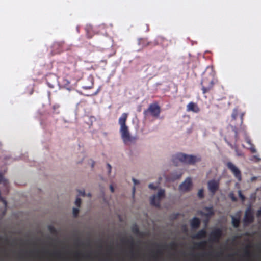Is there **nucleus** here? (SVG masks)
<instances>
[{"label": "nucleus", "instance_id": "obj_1", "mask_svg": "<svg viewBox=\"0 0 261 261\" xmlns=\"http://www.w3.org/2000/svg\"><path fill=\"white\" fill-rule=\"evenodd\" d=\"M127 118L128 114L124 113L122 114L118 120L119 124L120 125V133L121 135V138L125 144L132 142L134 139V138L131 137L128 130V127L126 124Z\"/></svg>", "mask_w": 261, "mask_h": 261}, {"label": "nucleus", "instance_id": "obj_2", "mask_svg": "<svg viewBox=\"0 0 261 261\" xmlns=\"http://www.w3.org/2000/svg\"><path fill=\"white\" fill-rule=\"evenodd\" d=\"M172 160L174 163H175L176 161L178 160L184 164L193 165L196 162L200 161L201 159L196 156L189 155L180 153L173 156Z\"/></svg>", "mask_w": 261, "mask_h": 261}, {"label": "nucleus", "instance_id": "obj_3", "mask_svg": "<svg viewBox=\"0 0 261 261\" xmlns=\"http://www.w3.org/2000/svg\"><path fill=\"white\" fill-rule=\"evenodd\" d=\"M239 137H238V128L236 126H232V132L229 134L225 137L224 140L227 144L232 149H237V142L238 141Z\"/></svg>", "mask_w": 261, "mask_h": 261}, {"label": "nucleus", "instance_id": "obj_4", "mask_svg": "<svg viewBox=\"0 0 261 261\" xmlns=\"http://www.w3.org/2000/svg\"><path fill=\"white\" fill-rule=\"evenodd\" d=\"M203 94H206L213 90L214 81L212 78L204 77L201 82Z\"/></svg>", "mask_w": 261, "mask_h": 261}, {"label": "nucleus", "instance_id": "obj_5", "mask_svg": "<svg viewBox=\"0 0 261 261\" xmlns=\"http://www.w3.org/2000/svg\"><path fill=\"white\" fill-rule=\"evenodd\" d=\"M64 73L75 80H79L81 77V72L76 68L75 65L71 68L67 66L64 67Z\"/></svg>", "mask_w": 261, "mask_h": 261}, {"label": "nucleus", "instance_id": "obj_6", "mask_svg": "<svg viewBox=\"0 0 261 261\" xmlns=\"http://www.w3.org/2000/svg\"><path fill=\"white\" fill-rule=\"evenodd\" d=\"M148 113H149L152 116L158 118L161 113L160 107L157 103L150 104L148 108L144 112V114L145 115H147Z\"/></svg>", "mask_w": 261, "mask_h": 261}, {"label": "nucleus", "instance_id": "obj_7", "mask_svg": "<svg viewBox=\"0 0 261 261\" xmlns=\"http://www.w3.org/2000/svg\"><path fill=\"white\" fill-rule=\"evenodd\" d=\"M165 196V191L160 190L158 191L157 195H153L150 197V203L152 205L159 207L160 206V201L162 198Z\"/></svg>", "mask_w": 261, "mask_h": 261}, {"label": "nucleus", "instance_id": "obj_8", "mask_svg": "<svg viewBox=\"0 0 261 261\" xmlns=\"http://www.w3.org/2000/svg\"><path fill=\"white\" fill-rule=\"evenodd\" d=\"M222 235V231L220 228L214 229L210 234L209 241L212 242H218Z\"/></svg>", "mask_w": 261, "mask_h": 261}, {"label": "nucleus", "instance_id": "obj_9", "mask_svg": "<svg viewBox=\"0 0 261 261\" xmlns=\"http://www.w3.org/2000/svg\"><path fill=\"white\" fill-rule=\"evenodd\" d=\"M226 166L233 174V176L239 181H240L241 180V172L240 170L231 162H228L226 164Z\"/></svg>", "mask_w": 261, "mask_h": 261}, {"label": "nucleus", "instance_id": "obj_10", "mask_svg": "<svg viewBox=\"0 0 261 261\" xmlns=\"http://www.w3.org/2000/svg\"><path fill=\"white\" fill-rule=\"evenodd\" d=\"M192 182L190 177H187L179 186V190L181 192H188L191 189Z\"/></svg>", "mask_w": 261, "mask_h": 261}, {"label": "nucleus", "instance_id": "obj_11", "mask_svg": "<svg viewBox=\"0 0 261 261\" xmlns=\"http://www.w3.org/2000/svg\"><path fill=\"white\" fill-rule=\"evenodd\" d=\"M254 220V217L253 214L251 212V208L250 207L248 208L245 212V217H244V223L245 225H248L252 223Z\"/></svg>", "mask_w": 261, "mask_h": 261}, {"label": "nucleus", "instance_id": "obj_12", "mask_svg": "<svg viewBox=\"0 0 261 261\" xmlns=\"http://www.w3.org/2000/svg\"><path fill=\"white\" fill-rule=\"evenodd\" d=\"M64 41H56L54 42L52 44V49H53V53L59 54L64 50Z\"/></svg>", "mask_w": 261, "mask_h": 261}, {"label": "nucleus", "instance_id": "obj_13", "mask_svg": "<svg viewBox=\"0 0 261 261\" xmlns=\"http://www.w3.org/2000/svg\"><path fill=\"white\" fill-rule=\"evenodd\" d=\"M207 187L210 192L215 194L219 188V182L216 181V180H214V179L209 180L207 182Z\"/></svg>", "mask_w": 261, "mask_h": 261}, {"label": "nucleus", "instance_id": "obj_14", "mask_svg": "<svg viewBox=\"0 0 261 261\" xmlns=\"http://www.w3.org/2000/svg\"><path fill=\"white\" fill-rule=\"evenodd\" d=\"M74 256L77 260H81L82 259L92 260L93 259L91 253L84 254L80 251L75 252Z\"/></svg>", "mask_w": 261, "mask_h": 261}, {"label": "nucleus", "instance_id": "obj_15", "mask_svg": "<svg viewBox=\"0 0 261 261\" xmlns=\"http://www.w3.org/2000/svg\"><path fill=\"white\" fill-rule=\"evenodd\" d=\"M186 110L187 112L198 113L200 111V109L196 103L191 101L187 105Z\"/></svg>", "mask_w": 261, "mask_h": 261}, {"label": "nucleus", "instance_id": "obj_16", "mask_svg": "<svg viewBox=\"0 0 261 261\" xmlns=\"http://www.w3.org/2000/svg\"><path fill=\"white\" fill-rule=\"evenodd\" d=\"M139 43L142 45L143 47L151 46L153 47L158 44L157 41L154 40L153 41H148L146 39H141L139 41Z\"/></svg>", "mask_w": 261, "mask_h": 261}, {"label": "nucleus", "instance_id": "obj_17", "mask_svg": "<svg viewBox=\"0 0 261 261\" xmlns=\"http://www.w3.org/2000/svg\"><path fill=\"white\" fill-rule=\"evenodd\" d=\"M204 210H205L206 211V212H203L202 211H200L199 212V213L203 216H205L207 218H209L214 214V211L213 210V207H212V206H210V207L205 206V207H204Z\"/></svg>", "mask_w": 261, "mask_h": 261}, {"label": "nucleus", "instance_id": "obj_18", "mask_svg": "<svg viewBox=\"0 0 261 261\" xmlns=\"http://www.w3.org/2000/svg\"><path fill=\"white\" fill-rule=\"evenodd\" d=\"M200 224V219L196 217H193L190 221V225L192 229H197Z\"/></svg>", "mask_w": 261, "mask_h": 261}, {"label": "nucleus", "instance_id": "obj_19", "mask_svg": "<svg viewBox=\"0 0 261 261\" xmlns=\"http://www.w3.org/2000/svg\"><path fill=\"white\" fill-rule=\"evenodd\" d=\"M206 236V231L205 229H202L193 236L194 239H200L205 238Z\"/></svg>", "mask_w": 261, "mask_h": 261}, {"label": "nucleus", "instance_id": "obj_20", "mask_svg": "<svg viewBox=\"0 0 261 261\" xmlns=\"http://www.w3.org/2000/svg\"><path fill=\"white\" fill-rule=\"evenodd\" d=\"M42 252L45 254H48L49 256L57 258L58 259H62V253L60 251L49 252L48 251H45Z\"/></svg>", "mask_w": 261, "mask_h": 261}, {"label": "nucleus", "instance_id": "obj_21", "mask_svg": "<svg viewBox=\"0 0 261 261\" xmlns=\"http://www.w3.org/2000/svg\"><path fill=\"white\" fill-rule=\"evenodd\" d=\"M231 223L233 226L234 228H237L239 227V225L240 224V215H238V217H234L233 216H231Z\"/></svg>", "mask_w": 261, "mask_h": 261}, {"label": "nucleus", "instance_id": "obj_22", "mask_svg": "<svg viewBox=\"0 0 261 261\" xmlns=\"http://www.w3.org/2000/svg\"><path fill=\"white\" fill-rule=\"evenodd\" d=\"M246 142L250 145V148L249 149L251 151L252 153H255L256 152V149H255V147L253 145L252 143H251V141L250 140L249 138L246 137Z\"/></svg>", "mask_w": 261, "mask_h": 261}, {"label": "nucleus", "instance_id": "obj_23", "mask_svg": "<svg viewBox=\"0 0 261 261\" xmlns=\"http://www.w3.org/2000/svg\"><path fill=\"white\" fill-rule=\"evenodd\" d=\"M122 242L127 245H129L132 248L134 246V241L132 238L130 239L123 238L122 239Z\"/></svg>", "mask_w": 261, "mask_h": 261}, {"label": "nucleus", "instance_id": "obj_24", "mask_svg": "<svg viewBox=\"0 0 261 261\" xmlns=\"http://www.w3.org/2000/svg\"><path fill=\"white\" fill-rule=\"evenodd\" d=\"M251 247L250 245H248L246 248H245V250H244V256L249 257L251 255V253L249 250V249Z\"/></svg>", "mask_w": 261, "mask_h": 261}, {"label": "nucleus", "instance_id": "obj_25", "mask_svg": "<svg viewBox=\"0 0 261 261\" xmlns=\"http://www.w3.org/2000/svg\"><path fill=\"white\" fill-rule=\"evenodd\" d=\"M206 243H207V242L204 240V241H202L196 243L195 244V245H196V247L197 248L203 249L205 247Z\"/></svg>", "mask_w": 261, "mask_h": 261}, {"label": "nucleus", "instance_id": "obj_26", "mask_svg": "<svg viewBox=\"0 0 261 261\" xmlns=\"http://www.w3.org/2000/svg\"><path fill=\"white\" fill-rule=\"evenodd\" d=\"M89 80L91 82V84L90 85H85L83 87V89L86 90L91 89L94 86V79L93 77H89Z\"/></svg>", "mask_w": 261, "mask_h": 261}, {"label": "nucleus", "instance_id": "obj_27", "mask_svg": "<svg viewBox=\"0 0 261 261\" xmlns=\"http://www.w3.org/2000/svg\"><path fill=\"white\" fill-rule=\"evenodd\" d=\"M182 173H174L171 174V179L173 181H174V180H178V179H180V177H181Z\"/></svg>", "mask_w": 261, "mask_h": 261}, {"label": "nucleus", "instance_id": "obj_28", "mask_svg": "<svg viewBox=\"0 0 261 261\" xmlns=\"http://www.w3.org/2000/svg\"><path fill=\"white\" fill-rule=\"evenodd\" d=\"M244 116V113H242L240 115V119H241V129L244 132L245 135H246V133L245 132V128L244 126H242V124L243 123V117Z\"/></svg>", "mask_w": 261, "mask_h": 261}, {"label": "nucleus", "instance_id": "obj_29", "mask_svg": "<svg viewBox=\"0 0 261 261\" xmlns=\"http://www.w3.org/2000/svg\"><path fill=\"white\" fill-rule=\"evenodd\" d=\"M238 116V110L237 109H234L231 114V118L233 120H235L237 117Z\"/></svg>", "mask_w": 261, "mask_h": 261}, {"label": "nucleus", "instance_id": "obj_30", "mask_svg": "<svg viewBox=\"0 0 261 261\" xmlns=\"http://www.w3.org/2000/svg\"><path fill=\"white\" fill-rule=\"evenodd\" d=\"M3 176L1 175V173H0V183L3 181ZM0 201H1L2 202H3V203L6 205L7 204V201L6 200L3 198L1 196V191H0Z\"/></svg>", "mask_w": 261, "mask_h": 261}, {"label": "nucleus", "instance_id": "obj_31", "mask_svg": "<svg viewBox=\"0 0 261 261\" xmlns=\"http://www.w3.org/2000/svg\"><path fill=\"white\" fill-rule=\"evenodd\" d=\"M168 246H169V247L173 249V250H175L177 248V244L176 243L174 242H171L169 245Z\"/></svg>", "mask_w": 261, "mask_h": 261}, {"label": "nucleus", "instance_id": "obj_32", "mask_svg": "<svg viewBox=\"0 0 261 261\" xmlns=\"http://www.w3.org/2000/svg\"><path fill=\"white\" fill-rule=\"evenodd\" d=\"M198 196L200 198H202L203 197H204V195H203V189H200L198 191Z\"/></svg>", "mask_w": 261, "mask_h": 261}, {"label": "nucleus", "instance_id": "obj_33", "mask_svg": "<svg viewBox=\"0 0 261 261\" xmlns=\"http://www.w3.org/2000/svg\"><path fill=\"white\" fill-rule=\"evenodd\" d=\"M73 213L75 217H77L79 213V209L77 208L74 207L73 209Z\"/></svg>", "mask_w": 261, "mask_h": 261}, {"label": "nucleus", "instance_id": "obj_34", "mask_svg": "<svg viewBox=\"0 0 261 261\" xmlns=\"http://www.w3.org/2000/svg\"><path fill=\"white\" fill-rule=\"evenodd\" d=\"M81 204V199L80 198L77 197L75 200V204L77 206H80Z\"/></svg>", "mask_w": 261, "mask_h": 261}, {"label": "nucleus", "instance_id": "obj_35", "mask_svg": "<svg viewBox=\"0 0 261 261\" xmlns=\"http://www.w3.org/2000/svg\"><path fill=\"white\" fill-rule=\"evenodd\" d=\"M239 196H240V197L241 198L243 201L245 200V196L242 194V193H241V191H240L239 192Z\"/></svg>", "mask_w": 261, "mask_h": 261}, {"label": "nucleus", "instance_id": "obj_36", "mask_svg": "<svg viewBox=\"0 0 261 261\" xmlns=\"http://www.w3.org/2000/svg\"><path fill=\"white\" fill-rule=\"evenodd\" d=\"M161 39H162V44L164 45H165L166 46H168V43H166L165 44V42H168V41L165 39V38H161Z\"/></svg>", "mask_w": 261, "mask_h": 261}, {"label": "nucleus", "instance_id": "obj_37", "mask_svg": "<svg viewBox=\"0 0 261 261\" xmlns=\"http://www.w3.org/2000/svg\"><path fill=\"white\" fill-rule=\"evenodd\" d=\"M48 229L51 232H56V229L54 227H53V226H49L48 227Z\"/></svg>", "mask_w": 261, "mask_h": 261}, {"label": "nucleus", "instance_id": "obj_38", "mask_svg": "<svg viewBox=\"0 0 261 261\" xmlns=\"http://www.w3.org/2000/svg\"><path fill=\"white\" fill-rule=\"evenodd\" d=\"M99 261H113L111 258H100L99 259Z\"/></svg>", "mask_w": 261, "mask_h": 261}, {"label": "nucleus", "instance_id": "obj_39", "mask_svg": "<svg viewBox=\"0 0 261 261\" xmlns=\"http://www.w3.org/2000/svg\"><path fill=\"white\" fill-rule=\"evenodd\" d=\"M149 187L150 189H156V187L153 184H150L149 185Z\"/></svg>", "mask_w": 261, "mask_h": 261}, {"label": "nucleus", "instance_id": "obj_40", "mask_svg": "<svg viewBox=\"0 0 261 261\" xmlns=\"http://www.w3.org/2000/svg\"><path fill=\"white\" fill-rule=\"evenodd\" d=\"M230 197L233 201H236L237 200L236 197L233 195H232V194L230 195Z\"/></svg>", "mask_w": 261, "mask_h": 261}, {"label": "nucleus", "instance_id": "obj_41", "mask_svg": "<svg viewBox=\"0 0 261 261\" xmlns=\"http://www.w3.org/2000/svg\"><path fill=\"white\" fill-rule=\"evenodd\" d=\"M133 232H135V233H138L139 232V229L137 227H134L133 229Z\"/></svg>", "mask_w": 261, "mask_h": 261}, {"label": "nucleus", "instance_id": "obj_42", "mask_svg": "<svg viewBox=\"0 0 261 261\" xmlns=\"http://www.w3.org/2000/svg\"><path fill=\"white\" fill-rule=\"evenodd\" d=\"M107 167H108V168L109 170V173H110L111 172V170H112V167H111V165L109 164H107Z\"/></svg>", "mask_w": 261, "mask_h": 261}, {"label": "nucleus", "instance_id": "obj_43", "mask_svg": "<svg viewBox=\"0 0 261 261\" xmlns=\"http://www.w3.org/2000/svg\"><path fill=\"white\" fill-rule=\"evenodd\" d=\"M257 216L258 217H261V210H260V208L258 210V211L257 212Z\"/></svg>", "mask_w": 261, "mask_h": 261}, {"label": "nucleus", "instance_id": "obj_44", "mask_svg": "<svg viewBox=\"0 0 261 261\" xmlns=\"http://www.w3.org/2000/svg\"><path fill=\"white\" fill-rule=\"evenodd\" d=\"M75 244L77 246H80L81 245V241L79 239L77 240L75 242Z\"/></svg>", "mask_w": 261, "mask_h": 261}, {"label": "nucleus", "instance_id": "obj_45", "mask_svg": "<svg viewBox=\"0 0 261 261\" xmlns=\"http://www.w3.org/2000/svg\"><path fill=\"white\" fill-rule=\"evenodd\" d=\"M133 180L134 181V183L135 185H136V184H138L139 181L138 180H137V179H135V178H133Z\"/></svg>", "mask_w": 261, "mask_h": 261}, {"label": "nucleus", "instance_id": "obj_46", "mask_svg": "<svg viewBox=\"0 0 261 261\" xmlns=\"http://www.w3.org/2000/svg\"><path fill=\"white\" fill-rule=\"evenodd\" d=\"M80 193L83 196L85 195V193L84 191H80Z\"/></svg>", "mask_w": 261, "mask_h": 261}, {"label": "nucleus", "instance_id": "obj_47", "mask_svg": "<svg viewBox=\"0 0 261 261\" xmlns=\"http://www.w3.org/2000/svg\"><path fill=\"white\" fill-rule=\"evenodd\" d=\"M112 249V246H110L108 250V252L109 253Z\"/></svg>", "mask_w": 261, "mask_h": 261}, {"label": "nucleus", "instance_id": "obj_48", "mask_svg": "<svg viewBox=\"0 0 261 261\" xmlns=\"http://www.w3.org/2000/svg\"><path fill=\"white\" fill-rule=\"evenodd\" d=\"M110 189H111V191L112 192H113L114 191V188H113L112 186H111V187H110Z\"/></svg>", "mask_w": 261, "mask_h": 261}, {"label": "nucleus", "instance_id": "obj_49", "mask_svg": "<svg viewBox=\"0 0 261 261\" xmlns=\"http://www.w3.org/2000/svg\"><path fill=\"white\" fill-rule=\"evenodd\" d=\"M135 191V187H134L133 189V194H134Z\"/></svg>", "mask_w": 261, "mask_h": 261}, {"label": "nucleus", "instance_id": "obj_50", "mask_svg": "<svg viewBox=\"0 0 261 261\" xmlns=\"http://www.w3.org/2000/svg\"><path fill=\"white\" fill-rule=\"evenodd\" d=\"M153 257H154V258L156 260L158 259V256L157 255H153Z\"/></svg>", "mask_w": 261, "mask_h": 261}, {"label": "nucleus", "instance_id": "obj_51", "mask_svg": "<svg viewBox=\"0 0 261 261\" xmlns=\"http://www.w3.org/2000/svg\"><path fill=\"white\" fill-rule=\"evenodd\" d=\"M157 253H158L161 254V253H162V252L161 251V250H158L157 251Z\"/></svg>", "mask_w": 261, "mask_h": 261}, {"label": "nucleus", "instance_id": "obj_52", "mask_svg": "<svg viewBox=\"0 0 261 261\" xmlns=\"http://www.w3.org/2000/svg\"><path fill=\"white\" fill-rule=\"evenodd\" d=\"M48 86H49V87H50V88H54V86H53V85H51L48 84Z\"/></svg>", "mask_w": 261, "mask_h": 261}, {"label": "nucleus", "instance_id": "obj_53", "mask_svg": "<svg viewBox=\"0 0 261 261\" xmlns=\"http://www.w3.org/2000/svg\"><path fill=\"white\" fill-rule=\"evenodd\" d=\"M94 166V162H93V164L92 165V167L93 168Z\"/></svg>", "mask_w": 261, "mask_h": 261}, {"label": "nucleus", "instance_id": "obj_54", "mask_svg": "<svg viewBox=\"0 0 261 261\" xmlns=\"http://www.w3.org/2000/svg\"><path fill=\"white\" fill-rule=\"evenodd\" d=\"M8 239H7V238H5V242H8Z\"/></svg>", "mask_w": 261, "mask_h": 261}, {"label": "nucleus", "instance_id": "obj_55", "mask_svg": "<svg viewBox=\"0 0 261 261\" xmlns=\"http://www.w3.org/2000/svg\"><path fill=\"white\" fill-rule=\"evenodd\" d=\"M2 239H3V238L0 236V241H2Z\"/></svg>", "mask_w": 261, "mask_h": 261}, {"label": "nucleus", "instance_id": "obj_56", "mask_svg": "<svg viewBox=\"0 0 261 261\" xmlns=\"http://www.w3.org/2000/svg\"><path fill=\"white\" fill-rule=\"evenodd\" d=\"M19 257L20 259H21V258H22L23 257L22 256L20 255Z\"/></svg>", "mask_w": 261, "mask_h": 261}, {"label": "nucleus", "instance_id": "obj_57", "mask_svg": "<svg viewBox=\"0 0 261 261\" xmlns=\"http://www.w3.org/2000/svg\"><path fill=\"white\" fill-rule=\"evenodd\" d=\"M102 61L103 62H106V63L107 62L106 60H102Z\"/></svg>", "mask_w": 261, "mask_h": 261}, {"label": "nucleus", "instance_id": "obj_58", "mask_svg": "<svg viewBox=\"0 0 261 261\" xmlns=\"http://www.w3.org/2000/svg\"><path fill=\"white\" fill-rule=\"evenodd\" d=\"M207 222H208V220H206L205 223L206 224L207 223Z\"/></svg>", "mask_w": 261, "mask_h": 261}, {"label": "nucleus", "instance_id": "obj_59", "mask_svg": "<svg viewBox=\"0 0 261 261\" xmlns=\"http://www.w3.org/2000/svg\"><path fill=\"white\" fill-rule=\"evenodd\" d=\"M6 256H8V254L7 253H6Z\"/></svg>", "mask_w": 261, "mask_h": 261}, {"label": "nucleus", "instance_id": "obj_60", "mask_svg": "<svg viewBox=\"0 0 261 261\" xmlns=\"http://www.w3.org/2000/svg\"><path fill=\"white\" fill-rule=\"evenodd\" d=\"M260 210H261V207H260Z\"/></svg>", "mask_w": 261, "mask_h": 261}, {"label": "nucleus", "instance_id": "obj_61", "mask_svg": "<svg viewBox=\"0 0 261 261\" xmlns=\"http://www.w3.org/2000/svg\"><path fill=\"white\" fill-rule=\"evenodd\" d=\"M260 248H261V246H260Z\"/></svg>", "mask_w": 261, "mask_h": 261}, {"label": "nucleus", "instance_id": "obj_62", "mask_svg": "<svg viewBox=\"0 0 261 261\" xmlns=\"http://www.w3.org/2000/svg\"><path fill=\"white\" fill-rule=\"evenodd\" d=\"M50 261H51V260H50Z\"/></svg>", "mask_w": 261, "mask_h": 261}]
</instances>
